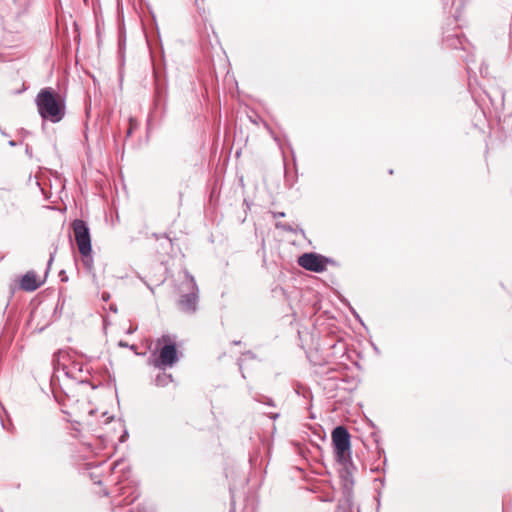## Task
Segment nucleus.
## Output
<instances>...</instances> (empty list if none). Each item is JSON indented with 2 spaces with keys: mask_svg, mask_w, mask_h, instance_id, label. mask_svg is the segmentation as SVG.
<instances>
[{
  "mask_svg": "<svg viewBox=\"0 0 512 512\" xmlns=\"http://www.w3.org/2000/svg\"><path fill=\"white\" fill-rule=\"evenodd\" d=\"M40 117L52 123L60 122L66 114L65 99L52 87L41 89L35 97Z\"/></svg>",
  "mask_w": 512,
  "mask_h": 512,
  "instance_id": "1",
  "label": "nucleus"
},
{
  "mask_svg": "<svg viewBox=\"0 0 512 512\" xmlns=\"http://www.w3.org/2000/svg\"><path fill=\"white\" fill-rule=\"evenodd\" d=\"M157 343H163V346L159 349L157 355L156 353L151 355L148 364L162 370L173 367L178 361V351L175 342L171 340L170 336L163 335L158 339Z\"/></svg>",
  "mask_w": 512,
  "mask_h": 512,
  "instance_id": "2",
  "label": "nucleus"
},
{
  "mask_svg": "<svg viewBox=\"0 0 512 512\" xmlns=\"http://www.w3.org/2000/svg\"><path fill=\"white\" fill-rule=\"evenodd\" d=\"M331 437L335 458L337 462L346 467L351 458L350 434L344 426H337L333 429Z\"/></svg>",
  "mask_w": 512,
  "mask_h": 512,
  "instance_id": "3",
  "label": "nucleus"
},
{
  "mask_svg": "<svg viewBox=\"0 0 512 512\" xmlns=\"http://www.w3.org/2000/svg\"><path fill=\"white\" fill-rule=\"evenodd\" d=\"M183 286L187 293L179 299V307L185 313H194L197 310L198 286L194 277L188 272L184 273Z\"/></svg>",
  "mask_w": 512,
  "mask_h": 512,
  "instance_id": "4",
  "label": "nucleus"
},
{
  "mask_svg": "<svg viewBox=\"0 0 512 512\" xmlns=\"http://www.w3.org/2000/svg\"><path fill=\"white\" fill-rule=\"evenodd\" d=\"M72 228L79 253L82 255V257H88L92 251L91 237L88 226L83 220L76 219L72 223Z\"/></svg>",
  "mask_w": 512,
  "mask_h": 512,
  "instance_id": "5",
  "label": "nucleus"
},
{
  "mask_svg": "<svg viewBox=\"0 0 512 512\" xmlns=\"http://www.w3.org/2000/svg\"><path fill=\"white\" fill-rule=\"evenodd\" d=\"M298 264L312 272H322L327 267V259L314 253H305L298 258Z\"/></svg>",
  "mask_w": 512,
  "mask_h": 512,
  "instance_id": "6",
  "label": "nucleus"
},
{
  "mask_svg": "<svg viewBox=\"0 0 512 512\" xmlns=\"http://www.w3.org/2000/svg\"><path fill=\"white\" fill-rule=\"evenodd\" d=\"M59 355V364L63 366V369L66 371V375L74 379H82L83 365L78 362H72L70 365H68L64 362L68 354L60 352Z\"/></svg>",
  "mask_w": 512,
  "mask_h": 512,
  "instance_id": "7",
  "label": "nucleus"
},
{
  "mask_svg": "<svg viewBox=\"0 0 512 512\" xmlns=\"http://www.w3.org/2000/svg\"><path fill=\"white\" fill-rule=\"evenodd\" d=\"M41 285L42 281L39 280L38 276L34 271H28L22 276L20 280V288L28 292L35 291Z\"/></svg>",
  "mask_w": 512,
  "mask_h": 512,
  "instance_id": "8",
  "label": "nucleus"
},
{
  "mask_svg": "<svg viewBox=\"0 0 512 512\" xmlns=\"http://www.w3.org/2000/svg\"><path fill=\"white\" fill-rule=\"evenodd\" d=\"M173 381V377L170 373L162 372L159 373L155 378V385L159 387H165Z\"/></svg>",
  "mask_w": 512,
  "mask_h": 512,
  "instance_id": "9",
  "label": "nucleus"
},
{
  "mask_svg": "<svg viewBox=\"0 0 512 512\" xmlns=\"http://www.w3.org/2000/svg\"><path fill=\"white\" fill-rule=\"evenodd\" d=\"M83 264L89 271L93 269V260L91 258V254L88 257H83Z\"/></svg>",
  "mask_w": 512,
  "mask_h": 512,
  "instance_id": "10",
  "label": "nucleus"
},
{
  "mask_svg": "<svg viewBox=\"0 0 512 512\" xmlns=\"http://www.w3.org/2000/svg\"><path fill=\"white\" fill-rule=\"evenodd\" d=\"M468 74H469L468 86H469L470 90H472L473 86L477 84V79H476V77L472 79L469 67H468Z\"/></svg>",
  "mask_w": 512,
  "mask_h": 512,
  "instance_id": "11",
  "label": "nucleus"
},
{
  "mask_svg": "<svg viewBox=\"0 0 512 512\" xmlns=\"http://www.w3.org/2000/svg\"><path fill=\"white\" fill-rule=\"evenodd\" d=\"M346 476L344 478V481H345V487H348V486H352L353 485V481L350 479V474L348 471H346Z\"/></svg>",
  "mask_w": 512,
  "mask_h": 512,
  "instance_id": "12",
  "label": "nucleus"
},
{
  "mask_svg": "<svg viewBox=\"0 0 512 512\" xmlns=\"http://www.w3.org/2000/svg\"><path fill=\"white\" fill-rule=\"evenodd\" d=\"M284 216H285L284 212H273L274 218H279V217H284Z\"/></svg>",
  "mask_w": 512,
  "mask_h": 512,
  "instance_id": "13",
  "label": "nucleus"
},
{
  "mask_svg": "<svg viewBox=\"0 0 512 512\" xmlns=\"http://www.w3.org/2000/svg\"><path fill=\"white\" fill-rule=\"evenodd\" d=\"M235 345H239L241 342L240 341H234L233 342Z\"/></svg>",
  "mask_w": 512,
  "mask_h": 512,
  "instance_id": "14",
  "label": "nucleus"
},
{
  "mask_svg": "<svg viewBox=\"0 0 512 512\" xmlns=\"http://www.w3.org/2000/svg\"><path fill=\"white\" fill-rule=\"evenodd\" d=\"M53 261V257H50L49 264Z\"/></svg>",
  "mask_w": 512,
  "mask_h": 512,
  "instance_id": "15",
  "label": "nucleus"
},
{
  "mask_svg": "<svg viewBox=\"0 0 512 512\" xmlns=\"http://www.w3.org/2000/svg\"><path fill=\"white\" fill-rule=\"evenodd\" d=\"M108 298H109V296H103L104 300H107Z\"/></svg>",
  "mask_w": 512,
  "mask_h": 512,
  "instance_id": "16",
  "label": "nucleus"
}]
</instances>
